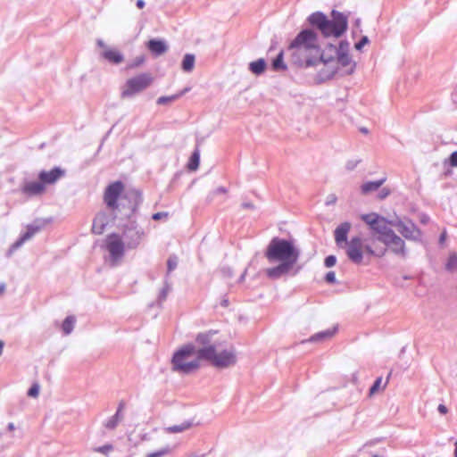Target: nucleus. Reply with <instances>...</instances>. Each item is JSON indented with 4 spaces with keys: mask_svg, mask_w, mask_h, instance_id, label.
Segmentation results:
<instances>
[{
    "mask_svg": "<svg viewBox=\"0 0 457 457\" xmlns=\"http://www.w3.org/2000/svg\"><path fill=\"white\" fill-rule=\"evenodd\" d=\"M325 279L328 283H335L336 282V275L334 271H329L327 273Z\"/></svg>",
    "mask_w": 457,
    "mask_h": 457,
    "instance_id": "79ce46f5",
    "label": "nucleus"
},
{
    "mask_svg": "<svg viewBox=\"0 0 457 457\" xmlns=\"http://www.w3.org/2000/svg\"><path fill=\"white\" fill-rule=\"evenodd\" d=\"M446 234L445 232H443L440 237V243H443L445 240Z\"/></svg>",
    "mask_w": 457,
    "mask_h": 457,
    "instance_id": "3c124183",
    "label": "nucleus"
},
{
    "mask_svg": "<svg viewBox=\"0 0 457 457\" xmlns=\"http://www.w3.org/2000/svg\"><path fill=\"white\" fill-rule=\"evenodd\" d=\"M199 160H200V154H199V152L196 150L192 154V155L189 159V162L187 163L188 170H197V168L199 166Z\"/></svg>",
    "mask_w": 457,
    "mask_h": 457,
    "instance_id": "7c9ffc66",
    "label": "nucleus"
},
{
    "mask_svg": "<svg viewBox=\"0 0 457 457\" xmlns=\"http://www.w3.org/2000/svg\"><path fill=\"white\" fill-rule=\"evenodd\" d=\"M348 258L356 264L362 262L365 253V244L359 237H353L347 245Z\"/></svg>",
    "mask_w": 457,
    "mask_h": 457,
    "instance_id": "9d476101",
    "label": "nucleus"
},
{
    "mask_svg": "<svg viewBox=\"0 0 457 457\" xmlns=\"http://www.w3.org/2000/svg\"><path fill=\"white\" fill-rule=\"evenodd\" d=\"M300 252L293 242L278 237L273 238L269 244L265 256L271 262H278L276 267L266 270V274L271 278H278L287 274L297 263Z\"/></svg>",
    "mask_w": 457,
    "mask_h": 457,
    "instance_id": "f257e3e1",
    "label": "nucleus"
},
{
    "mask_svg": "<svg viewBox=\"0 0 457 457\" xmlns=\"http://www.w3.org/2000/svg\"><path fill=\"white\" fill-rule=\"evenodd\" d=\"M8 428H9V430H10V431L14 430V425H13V423H10V424L8 425Z\"/></svg>",
    "mask_w": 457,
    "mask_h": 457,
    "instance_id": "864d4df0",
    "label": "nucleus"
},
{
    "mask_svg": "<svg viewBox=\"0 0 457 457\" xmlns=\"http://www.w3.org/2000/svg\"><path fill=\"white\" fill-rule=\"evenodd\" d=\"M386 179H382L377 181H370L362 184L361 187V193L367 195L370 192L378 190L385 182Z\"/></svg>",
    "mask_w": 457,
    "mask_h": 457,
    "instance_id": "4be33fe9",
    "label": "nucleus"
},
{
    "mask_svg": "<svg viewBox=\"0 0 457 457\" xmlns=\"http://www.w3.org/2000/svg\"><path fill=\"white\" fill-rule=\"evenodd\" d=\"M170 453V449L169 447L162 448L159 451L150 453L145 455V457H164L165 455Z\"/></svg>",
    "mask_w": 457,
    "mask_h": 457,
    "instance_id": "f704fd0d",
    "label": "nucleus"
},
{
    "mask_svg": "<svg viewBox=\"0 0 457 457\" xmlns=\"http://www.w3.org/2000/svg\"><path fill=\"white\" fill-rule=\"evenodd\" d=\"M437 409L441 414H446L448 411L446 406L444 404H439Z\"/></svg>",
    "mask_w": 457,
    "mask_h": 457,
    "instance_id": "de8ad7c7",
    "label": "nucleus"
},
{
    "mask_svg": "<svg viewBox=\"0 0 457 457\" xmlns=\"http://www.w3.org/2000/svg\"><path fill=\"white\" fill-rule=\"evenodd\" d=\"M372 457H380V456H378V455H373Z\"/></svg>",
    "mask_w": 457,
    "mask_h": 457,
    "instance_id": "4d7b16f0",
    "label": "nucleus"
},
{
    "mask_svg": "<svg viewBox=\"0 0 457 457\" xmlns=\"http://www.w3.org/2000/svg\"><path fill=\"white\" fill-rule=\"evenodd\" d=\"M320 31L326 37H336V30L333 21L327 20L326 24L324 25V27L321 28Z\"/></svg>",
    "mask_w": 457,
    "mask_h": 457,
    "instance_id": "c85d7f7f",
    "label": "nucleus"
},
{
    "mask_svg": "<svg viewBox=\"0 0 457 457\" xmlns=\"http://www.w3.org/2000/svg\"><path fill=\"white\" fill-rule=\"evenodd\" d=\"M200 348L186 345L177 351L172 358L173 370L181 373H191L200 367Z\"/></svg>",
    "mask_w": 457,
    "mask_h": 457,
    "instance_id": "20e7f679",
    "label": "nucleus"
},
{
    "mask_svg": "<svg viewBox=\"0 0 457 457\" xmlns=\"http://www.w3.org/2000/svg\"><path fill=\"white\" fill-rule=\"evenodd\" d=\"M351 228V224L348 222L342 223L335 230V240L337 245L346 242L348 232Z\"/></svg>",
    "mask_w": 457,
    "mask_h": 457,
    "instance_id": "f3484780",
    "label": "nucleus"
},
{
    "mask_svg": "<svg viewBox=\"0 0 457 457\" xmlns=\"http://www.w3.org/2000/svg\"><path fill=\"white\" fill-rule=\"evenodd\" d=\"M321 52L317 35L311 29L302 30L287 47L290 62L302 68L312 67Z\"/></svg>",
    "mask_w": 457,
    "mask_h": 457,
    "instance_id": "f03ea898",
    "label": "nucleus"
},
{
    "mask_svg": "<svg viewBox=\"0 0 457 457\" xmlns=\"http://www.w3.org/2000/svg\"><path fill=\"white\" fill-rule=\"evenodd\" d=\"M327 20V17L320 12L313 13L309 18L310 23L317 27L320 30L321 29L322 27H324Z\"/></svg>",
    "mask_w": 457,
    "mask_h": 457,
    "instance_id": "5701e85b",
    "label": "nucleus"
},
{
    "mask_svg": "<svg viewBox=\"0 0 457 457\" xmlns=\"http://www.w3.org/2000/svg\"><path fill=\"white\" fill-rule=\"evenodd\" d=\"M337 48L328 45L320 54L319 59L312 65L317 70V76L320 81H326L332 79L337 72L336 55Z\"/></svg>",
    "mask_w": 457,
    "mask_h": 457,
    "instance_id": "39448f33",
    "label": "nucleus"
},
{
    "mask_svg": "<svg viewBox=\"0 0 457 457\" xmlns=\"http://www.w3.org/2000/svg\"><path fill=\"white\" fill-rule=\"evenodd\" d=\"M105 248L110 253L112 262L116 264L123 256L125 245L121 237L116 233L110 234L105 238Z\"/></svg>",
    "mask_w": 457,
    "mask_h": 457,
    "instance_id": "1a4fd4ad",
    "label": "nucleus"
},
{
    "mask_svg": "<svg viewBox=\"0 0 457 457\" xmlns=\"http://www.w3.org/2000/svg\"><path fill=\"white\" fill-rule=\"evenodd\" d=\"M5 290V286L4 284L0 285V295L4 294Z\"/></svg>",
    "mask_w": 457,
    "mask_h": 457,
    "instance_id": "603ef678",
    "label": "nucleus"
},
{
    "mask_svg": "<svg viewBox=\"0 0 457 457\" xmlns=\"http://www.w3.org/2000/svg\"><path fill=\"white\" fill-rule=\"evenodd\" d=\"M449 163L452 167H457V151L452 153L450 155Z\"/></svg>",
    "mask_w": 457,
    "mask_h": 457,
    "instance_id": "a19ab883",
    "label": "nucleus"
},
{
    "mask_svg": "<svg viewBox=\"0 0 457 457\" xmlns=\"http://www.w3.org/2000/svg\"><path fill=\"white\" fill-rule=\"evenodd\" d=\"M386 252V245L378 237L371 238L365 244V253L370 256L382 257Z\"/></svg>",
    "mask_w": 457,
    "mask_h": 457,
    "instance_id": "9b49d317",
    "label": "nucleus"
},
{
    "mask_svg": "<svg viewBox=\"0 0 457 457\" xmlns=\"http://www.w3.org/2000/svg\"><path fill=\"white\" fill-rule=\"evenodd\" d=\"M177 264H178L177 258L176 257H170L168 259V262H167L168 271L173 270L177 267Z\"/></svg>",
    "mask_w": 457,
    "mask_h": 457,
    "instance_id": "4c0bfd02",
    "label": "nucleus"
},
{
    "mask_svg": "<svg viewBox=\"0 0 457 457\" xmlns=\"http://www.w3.org/2000/svg\"><path fill=\"white\" fill-rule=\"evenodd\" d=\"M266 62L263 59H259L250 63V70L254 74H261L265 71Z\"/></svg>",
    "mask_w": 457,
    "mask_h": 457,
    "instance_id": "a878e982",
    "label": "nucleus"
},
{
    "mask_svg": "<svg viewBox=\"0 0 457 457\" xmlns=\"http://www.w3.org/2000/svg\"><path fill=\"white\" fill-rule=\"evenodd\" d=\"M168 217V213L167 212H156L153 215V220H159L162 218H167Z\"/></svg>",
    "mask_w": 457,
    "mask_h": 457,
    "instance_id": "37998d69",
    "label": "nucleus"
},
{
    "mask_svg": "<svg viewBox=\"0 0 457 457\" xmlns=\"http://www.w3.org/2000/svg\"><path fill=\"white\" fill-rule=\"evenodd\" d=\"M154 79L149 73H142L128 79L122 87L121 96H132L148 87Z\"/></svg>",
    "mask_w": 457,
    "mask_h": 457,
    "instance_id": "0eeeda50",
    "label": "nucleus"
},
{
    "mask_svg": "<svg viewBox=\"0 0 457 457\" xmlns=\"http://www.w3.org/2000/svg\"><path fill=\"white\" fill-rule=\"evenodd\" d=\"M74 324H75V318L72 316L67 317L63 320L62 325V328L64 334H66V335L70 334L73 330Z\"/></svg>",
    "mask_w": 457,
    "mask_h": 457,
    "instance_id": "c756f323",
    "label": "nucleus"
},
{
    "mask_svg": "<svg viewBox=\"0 0 457 457\" xmlns=\"http://www.w3.org/2000/svg\"><path fill=\"white\" fill-rule=\"evenodd\" d=\"M386 244V248L389 247L394 253L398 254H403L404 253V242L393 232L388 237H386L383 241Z\"/></svg>",
    "mask_w": 457,
    "mask_h": 457,
    "instance_id": "ddd939ff",
    "label": "nucleus"
},
{
    "mask_svg": "<svg viewBox=\"0 0 457 457\" xmlns=\"http://www.w3.org/2000/svg\"><path fill=\"white\" fill-rule=\"evenodd\" d=\"M192 424L190 422H183L180 425H174L166 428L169 433H180L190 428Z\"/></svg>",
    "mask_w": 457,
    "mask_h": 457,
    "instance_id": "2f4dec72",
    "label": "nucleus"
},
{
    "mask_svg": "<svg viewBox=\"0 0 457 457\" xmlns=\"http://www.w3.org/2000/svg\"><path fill=\"white\" fill-rule=\"evenodd\" d=\"M337 262V259L334 255H328V257H326L325 259V266L328 267V268H330V267H333Z\"/></svg>",
    "mask_w": 457,
    "mask_h": 457,
    "instance_id": "ea45409f",
    "label": "nucleus"
},
{
    "mask_svg": "<svg viewBox=\"0 0 457 457\" xmlns=\"http://www.w3.org/2000/svg\"><path fill=\"white\" fill-rule=\"evenodd\" d=\"M216 333V331H207L197 335L195 342L200 345V357L217 368L234 365L237 361L235 351L221 350L220 344L212 340V336Z\"/></svg>",
    "mask_w": 457,
    "mask_h": 457,
    "instance_id": "7ed1b4c3",
    "label": "nucleus"
},
{
    "mask_svg": "<svg viewBox=\"0 0 457 457\" xmlns=\"http://www.w3.org/2000/svg\"><path fill=\"white\" fill-rule=\"evenodd\" d=\"M107 224V218L104 213H99L93 220L92 232L96 235H101Z\"/></svg>",
    "mask_w": 457,
    "mask_h": 457,
    "instance_id": "a211bd4d",
    "label": "nucleus"
},
{
    "mask_svg": "<svg viewBox=\"0 0 457 457\" xmlns=\"http://www.w3.org/2000/svg\"><path fill=\"white\" fill-rule=\"evenodd\" d=\"M333 22L336 30V37H340L347 29V20L346 18L335 11L332 12Z\"/></svg>",
    "mask_w": 457,
    "mask_h": 457,
    "instance_id": "dca6fc26",
    "label": "nucleus"
},
{
    "mask_svg": "<svg viewBox=\"0 0 457 457\" xmlns=\"http://www.w3.org/2000/svg\"><path fill=\"white\" fill-rule=\"evenodd\" d=\"M387 382L388 379L383 383L382 377H378L370 389V395L371 396L380 391H383L386 388Z\"/></svg>",
    "mask_w": 457,
    "mask_h": 457,
    "instance_id": "393cba45",
    "label": "nucleus"
},
{
    "mask_svg": "<svg viewBox=\"0 0 457 457\" xmlns=\"http://www.w3.org/2000/svg\"><path fill=\"white\" fill-rule=\"evenodd\" d=\"M368 43V38L367 37H364L361 38V40L360 42H358L356 45H355V47L356 49L358 50H361L364 45H366Z\"/></svg>",
    "mask_w": 457,
    "mask_h": 457,
    "instance_id": "a18cd8bd",
    "label": "nucleus"
},
{
    "mask_svg": "<svg viewBox=\"0 0 457 457\" xmlns=\"http://www.w3.org/2000/svg\"><path fill=\"white\" fill-rule=\"evenodd\" d=\"M147 47L155 55H161L168 50L167 45L163 41L157 39L149 40Z\"/></svg>",
    "mask_w": 457,
    "mask_h": 457,
    "instance_id": "6ab92c4d",
    "label": "nucleus"
},
{
    "mask_svg": "<svg viewBox=\"0 0 457 457\" xmlns=\"http://www.w3.org/2000/svg\"><path fill=\"white\" fill-rule=\"evenodd\" d=\"M137 7H138V8H143V7H144V5H145V3H144V1H143V0H138V1L137 2Z\"/></svg>",
    "mask_w": 457,
    "mask_h": 457,
    "instance_id": "8fccbe9b",
    "label": "nucleus"
},
{
    "mask_svg": "<svg viewBox=\"0 0 457 457\" xmlns=\"http://www.w3.org/2000/svg\"><path fill=\"white\" fill-rule=\"evenodd\" d=\"M112 449V446L111 445H103L102 447H99L97 449V452L102 453H107Z\"/></svg>",
    "mask_w": 457,
    "mask_h": 457,
    "instance_id": "c03bdc74",
    "label": "nucleus"
},
{
    "mask_svg": "<svg viewBox=\"0 0 457 457\" xmlns=\"http://www.w3.org/2000/svg\"><path fill=\"white\" fill-rule=\"evenodd\" d=\"M388 194H389L388 190L383 189L381 191L380 195H379L380 199H383V198L386 197L388 195Z\"/></svg>",
    "mask_w": 457,
    "mask_h": 457,
    "instance_id": "09e8293b",
    "label": "nucleus"
},
{
    "mask_svg": "<svg viewBox=\"0 0 457 457\" xmlns=\"http://www.w3.org/2000/svg\"><path fill=\"white\" fill-rule=\"evenodd\" d=\"M39 227L28 226L26 232L21 236V239L17 242V246L22 245L25 241L31 238L36 233L39 231Z\"/></svg>",
    "mask_w": 457,
    "mask_h": 457,
    "instance_id": "b1692460",
    "label": "nucleus"
},
{
    "mask_svg": "<svg viewBox=\"0 0 457 457\" xmlns=\"http://www.w3.org/2000/svg\"><path fill=\"white\" fill-rule=\"evenodd\" d=\"M334 334H335V330H333V331L327 330L325 332H321V333L315 335L314 337H312V339L317 340V339H321V338H328V337H331Z\"/></svg>",
    "mask_w": 457,
    "mask_h": 457,
    "instance_id": "e433bc0d",
    "label": "nucleus"
},
{
    "mask_svg": "<svg viewBox=\"0 0 457 457\" xmlns=\"http://www.w3.org/2000/svg\"><path fill=\"white\" fill-rule=\"evenodd\" d=\"M337 70L339 71L340 67L346 68L349 67L346 72L351 73L353 70V65L352 64V60L349 54H338L336 55Z\"/></svg>",
    "mask_w": 457,
    "mask_h": 457,
    "instance_id": "412c9836",
    "label": "nucleus"
},
{
    "mask_svg": "<svg viewBox=\"0 0 457 457\" xmlns=\"http://www.w3.org/2000/svg\"><path fill=\"white\" fill-rule=\"evenodd\" d=\"M22 193L29 196L32 195H42L45 190L46 187L43 184V182L39 179V181H29L26 182L22 187Z\"/></svg>",
    "mask_w": 457,
    "mask_h": 457,
    "instance_id": "4468645a",
    "label": "nucleus"
},
{
    "mask_svg": "<svg viewBox=\"0 0 457 457\" xmlns=\"http://www.w3.org/2000/svg\"><path fill=\"white\" fill-rule=\"evenodd\" d=\"M445 269L450 272H453V271L457 270V253H451L449 254V257L445 263Z\"/></svg>",
    "mask_w": 457,
    "mask_h": 457,
    "instance_id": "cd10ccee",
    "label": "nucleus"
},
{
    "mask_svg": "<svg viewBox=\"0 0 457 457\" xmlns=\"http://www.w3.org/2000/svg\"><path fill=\"white\" fill-rule=\"evenodd\" d=\"M121 420L122 418L119 417V414H114L105 422L104 427L110 430L114 429Z\"/></svg>",
    "mask_w": 457,
    "mask_h": 457,
    "instance_id": "72a5a7b5",
    "label": "nucleus"
},
{
    "mask_svg": "<svg viewBox=\"0 0 457 457\" xmlns=\"http://www.w3.org/2000/svg\"><path fill=\"white\" fill-rule=\"evenodd\" d=\"M64 175V170L59 167H55L51 170H41L38 174V179L46 186L47 184H54Z\"/></svg>",
    "mask_w": 457,
    "mask_h": 457,
    "instance_id": "f8f14e48",
    "label": "nucleus"
},
{
    "mask_svg": "<svg viewBox=\"0 0 457 457\" xmlns=\"http://www.w3.org/2000/svg\"><path fill=\"white\" fill-rule=\"evenodd\" d=\"M3 349H4V343L0 340V355L3 353Z\"/></svg>",
    "mask_w": 457,
    "mask_h": 457,
    "instance_id": "5fc2aeb1",
    "label": "nucleus"
},
{
    "mask_svg": "<svg viewBox=\"0 0 457 457\" xmlns=\"http://www.w3.org/2000/svg\"><path fill=\"white\" fill-rule=\"evenodd\" d=\"M182 70L186 72L191 71L195 67V56L193 54H186L182 61Z\"/></svg>",
    "mask_w": 457,
    "mask_h": 457,
    "instance_id": "bb28decb",
    "label": "nucleus"
},
{
    "mask_svg": "<svg viewBox=\"0 0 457 457\" xmlns=\"http://www.w3.org/2000/svg\"><path fill=\"white\" fill-rule=\"evenodd\" d=\"M361 220L378 235V239L382 242L386 237H388L394 231L390 228L392 224L384 217L377 213H368L361 215Z\"/></svg>",
    "mask_w": 457,
    "mask_h": 457,
    "instance_id": "423d86ee",
    "label": "nucleus"
},
{
    "mask_svg": "<svg viewBox=\"0 0 457 457\" xmlns=\"http://www.w3.org/2000/svg\"><path fill=\"white\" fill-rule=\"evenodd\" d=\"M124 188V184L121 181L112 182L105 188L104 202L110 210L116 211L119 209L118 201L124 198L122 196Z\"/></svg>",
    "mask_w": 457,
    "mask_h": 457,
    "instance_id": "6e6552de",
    "label": "nucleus"
},
{
    "mask_svg": "<svg viewBox=\"0 0 457 457\" xmlns=\"http://www.w3.org/2000/svg\"><path fill=\"white\" fill-rule=\"evenodd\" d=\"M180 95H174V96H161L158 98L157 100V104H165L169 102H171L173 100H176L177 98H179Z\"/></svg>",
    "mask_w": 457,
    "mask_h": 457,
    "instance_id": "c9c22d12",
    "label": "nucleus"
},
{
    "mask_svg": "<svg viewBox=\"0 0 457 457\" xmlns=\"http://www.w3.org/2000/svg\"><path fill=\"white\" fill-rule=\"evenodd\" d=\"M39 393L38 385L34 384L28 391V395L30 397H37Z\"/></svg>",
    "mask_w": 457,
    "mask_h": 457,
    "instance_id": "58836bf2",
    "label": "nucleus"
},
{
    "mask_svg": "<svg viewBox=\"0 0 457 457\" xmlns=\"http://www.w3.org/2000/svg\"><path fill=\"white\" fill-rule=\"evenodd\" d=\"M103 57L108 62L119 64L123 62V55L115 49H106L103 52Z\"/></svg>",
    "mask_w": 457,
    "mask_h": 457,
    "instance_id": "aec40b11",
    "label": "nucleus"
},
{
    "mask_svg": "<svg viewBox=\"0 0 457 457\" xmlns=\"http://www.w3.org/2000/svg\"><path fill=\"white\" fill-rule=\"evenodd\" d=\"M455 449H454V457H457V441L454 444Z\"/></svg>",
    "mask_w": 457,
    "mask_h": 457,
    "instance_id": "6e6d98bb",
    "label": "nucleus"
},
{
    "mask_svg": "<svg viewBox=\"0 0 457 457\" xmlns=\"http://www.w3.org/2000/svg\"><path fill=\"white\" fill-rule=\"evenodd\" d=\"M125 407V403L120 402L115 414H119V417L122 418V411Z\"/></svg>",
    "mask_w": 457,
    "mask_h": 457,
    "instance_id": "49530a36",
    "label": "nucleus"
},
{
    "mask_svg": "<svg viewBox=\"0 0 457 457\" xmlns=\"http://www.w3.org/2000/svg\"><path fill=\"white\" fill-rule=\"evenodd\" d=\"M272 68L275 71L286 70L287 66L283 62V52H280L278 56L272 62Z\"/></svg>",
    "mask_w": 457,
    "mask_h": 457,
    "instance_id": "473e14b6",
    "label": "nucleus"
},
{
    "mask_svg": "<svg viewBox=\"0 0 457 457\" xmlns=\"http://www.w3.org/2000/svg\"><path fill=\"white\" fill-rule=\"evenodd\" d=\"M395 227L398 230V232L407 239L415 238L419 235V230L411 222L405 223L403 221H399L395 224Z\"/></svg>",
    "mask_w": 457,
    "mask_h": 457,
    "instance_id": "2eb2a0df",
    "label": "nucleus"
}]
</instances>
